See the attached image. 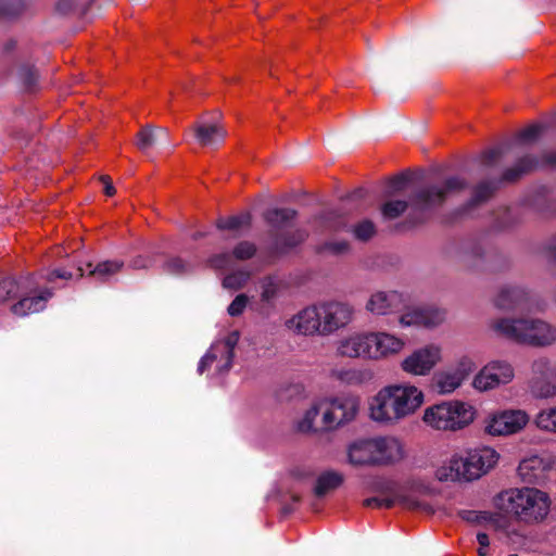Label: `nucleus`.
<instances>
[{
  "instance_id": "obj_33",
  "label": "nucleus",
  "mask_w": 556,
  "mask_h": 556,
  "mask_svg": "<svg viewBox=\"0 0 556 556\" xmlns=\"http://www.w3.org/2000/svg\"><path fill=\"white\" fill-rule=\"evenodd\" d=\"M316 220L321 232L340 231L345 229L348 226V222L343 213L337 210L323 212Z\"/></svg>"
},
{
  "instance_id": "obj_23",
  "label": "nucleus",
  "mask_w": 556,
  "mask_h": 556,
  "mask_svg": "<svg viewBox=\"0 0 556 556\" xmlns=\"http://www.w3.org/2000/svg\"><path fill=\"white\" fill-rule=\"evenodd\" d=\"M256 253V245L249 241L239 242L231 253L224 252L213 255L208 263L216 269H227L232 265V260L245 261L252 258Z\"/></svg>"
},
{
  "instance_id": "obj_14",
  "label": "nucleus",
  "mask_w": 556,
  "mask_h": 556,
  "mask_svg": "<svg viewBox=\"0 0 556 556\" xmlns=\"http://www.w3.org/2000/svg\"><path fill=\"white\" fill-rule=\"evenodd\" d=\"M369 410L371 419L377 422L394 424L402 419L390 386L380 390L371 400Z\"/></svg>"
},
{
  "instance_id": "obj_30",
  "label": "nucleus",
  "mask_w": 556,
  "mask_h": 556,
  "mask_svg": "<svg viewBox=\"0 0 556 556\" xmlns=\"http://www.w3.org/2000/svg\"><path fill=\"white\" fill-rule=\"evenodd\" d=\"M500 184L495 178L480 180L472 188L468 206L473 207L489 201L495 194Z\"/></svg>"
},
{
  "instance_id": "obj_48",
  "label": "nucleus",
  "mask_w": 556,
  "mask_h": 556,
  "mask_svg": "<svg viewBox=\"0 0 556 556\" xmlns=\"http://www.w3.org/2000/svg\"><path fill=\"white\" fill-rule=\"evenodd\" d=\"M350 251L348 241H327L320 245L319 252H328L332 255H343Z\"/></svg>"
},
{
  "instance_id": "obj_12",
  "label": "nucleus",
  "mask_w": 556,
  "mask_h": 556,
  "mask_svg": "<svg viewBox=\"0 0 556 556\" xmlns=\"http://www.w3.org/2000/svg\"><path fill=\"white\" fill-rule=\"evenodd\" d=\"M320 316L321 336H328L346 326L352 319V308L342 302L317 304Z\"/></svg>"
},
{
  "instance_id": "obj_58",
  "label": "nucleus",
  "mask_w": 556,
  "mask_h": 556,
  "mask_svg": "<svg viewBox=\"0 0 556 556\" xmlns=\"http://www.w3.org/2000/svg\"><path fill=\"white\" fill-rule=\"evenodd\" d=\"M216 354L207 352L199 362L198 372L203 374L216 359Z\"/></svg>"
},
{
  "instance_id": "obj_61",
  "label": "nucleus",
  "mask_w": 556,
  "mask_h": 556,
  "mask_svg": "<svg viewBox=\"0 0 556 556\" xmlns=\"http://www.w3.org/2000/svg\"><path fill=\"white\" fill-rule=\"evenodd\" d=\"M539 167L543 165H556V151H551L543 154L542 160H539Z\"/></svg>"
},
{
  "instance_id": "obj_21",
  "label": "nucleus",
  "mask_w": 556,
  "mask_h": 556,
  "mask_svg": "<svg viewBox=\"0 0 556 556\" xmlns=\"http://www.w3.org/2000/svg\"><path fill=\"white\" fill-rule=\"evenodd\" d=\"M377 466L389 465L403 457L401 442L392 437H380L372 439Z\"/></svg>"
},
{
  "instance_id": "obj_52",
  "label": "nucleus",
  "mask_w": 556,
  "mask_h": 556,
  "mask_svg": "<svg viewBox=\"0 0 556 556\" xmlns=\"http://www.w3.org/2000/svg\"><path fill=\"white\" fill-rule=\"evenodd\" d=\"M542 130L543 127L541 125H531L519 131L518 139L521 142H532L539 138V136L542 134Z\"/></svg>"
},
{
  "instance_id": "obj_29",
  "label": "nucleus",
  "mask_w": 556,
  "mask_h": 556,
  "mask_svg": "<svg viewBox=\"0 0 556 556\" xmlns=\"http://www.w3.org/2000/svg\"><path fill=\"white\" fill-rule=\"evenodd\" d=\"M124 262L121 260H106L98 263L96 266H92L91 263H87V277H91L101 283L109 282L124 268Z\"/></svg>"
},
{
  "instance_id": "obj_16",
  "label": "nucleus",
  "mask_w": 556,
  "mask_h": 556,
  "mask_svg": "<svg viewBox=\"0 0 556 556\" xmlns=\"http://www.w3.org/2000/svg\"><path fill=\"white\" fill-rule=\"evenodd\" d=\"M406 307L404 298L396 291H377L370 295L366 308L374 315L401 313Z\"/></svg>"
},
{
  "instance_id": "obj_17",
  "label": "nucleus",
  "mask_w": 556,
  "mask_h": 556,
  "mask_svg": "<svg viewBox=\"0 0 556 556\" xmlns=\"http://www.w3.org/2000/svg\"><path fill=\"white\" fill-rule=\"evenodd\" d=\"M402 418L413 414L422 403L424 394L414 386H390Z\"/></svg>"
},
{
  "instance_id": "obj_38",
  "label": "nucleus",
  "mask_w": 556,
  "mask_h": 556,
  "mask_svg": "<svg viewBox=\"0 0 556 556\" xmlns=\"http://www.w3.org/2000/svg\"><path fill=\"white\" fill-rule=\"evenodd\" d=\"M280 291V282L276 277L266 276L261 280V301L273 304Z\"/></svg>"
},
{
  "instance_id": "obj_20",
  "label": "nucleus",
  "mask_w": 556,
  "mask_h": 556,
  "mask_svg": "<svg viewBox=\"0 0 556 556\" xmlns=\"http://www.w3.org/2000/svg\"><path fill=\"white\" fill-rule=\"evenodd\" d=\"M444 318L445 313L438 308H414L402 314L399 320L403 327H434L440 325Z\"/></svg>"
},
{
  "instance_id": "obj_50",
  "label": "nucleus",
  "mask_w": 556,
  "mask_h": 556,
  "mask_svg": "<svg viewBox=\"0 0 556 556\" xmlns=\"http://www.w3.org/2000/svg\"><path fill=\"white\" fill-rule=\"evenodd\" d=\"M249 303V296L244 293L238 294L229 304L227 312L231 317L240 316Z\"/></svg>"
},
{
  "instance_id": "obj_31",
  "label": "nucleus",
  "mask_w": 556,
  "mask_h": 556,
  "mask_svg": "<svg viewBox=\"0 0 556 556\" xmlns=\"http://www.w3.org/2000/svg\"><path fill=\"white\" fill-rule=\"evenodd\" d=\"M465 466L463 457H453L437 470L435 476L440 481H467Z\"/></svg>"
},
{
  "instance_id": "obj_36",
  "label": "nucleus",
  "mask_w": 556,
  "mask_h": 556,
  "mask_svg": "<svg viewBox=\"0 0 556 556\" xmlns=\"http://www.w3.org/2000/svg\"><path fill=\"white\" fill-rule=\"evenodd\" d=\"M343 482V476L336 471L323 472L316 481L314 493L316 496L321 497L328 492L339 488Z\"/></svg>"
},
{
  "instance_id": "obj_34",
  "label": "nucleus",
  "mask_w": 556,
  "mask_h": 556,
  "mask_svg": "<svg viewBox=\"0 0 556 556\" xmlns=\"http://www.w3.org/2000/svg\"><path fill=\"white\" fill-rule=\"evenodd\" d=\"M463 379L454 370L437 372L433 377V384L441 394L454 392L463 383Z\"/></svg>"
},
{
  "instance_id": "obj_53",
  "label": "nucleus",
  "mask_w": 556,
  "mask_h": 556,
  "mask_svg": "<svg viewBox=\"0 0 556 556\" xmlns=\"http://www.w3.org/2000/svg\"><path fill=\"white\" fill-rule=\"evenodd\" d=\"M504 153H505V150L502 147H496V148L486 150L481 154V162L485 166H492L495 162H497L503 156Z\"/></svg>"
},
{
  "instance_id": "obj_64",
  "label": "nucleus",
  "mask_w": 556,
  "mask_h": 556,
  "mask_svg": "<svg viewBox=\"0 0 556 556\" xmlns=\"http://www.w3.org/2000/svg\"><path fill=\"white\" fill-rule=\"evenodd\" d=\"M14 47H15V41H14V40H9V41H8V42H5V45H4V50H5L7 52H9V51L13 50V49H14Z\"/></svg>"
},
{
  "instance_id": "obj_49",
  "label": "nucleus",
  "mask_w": 556,
  "mask_h": 556,
  "mask_svg": "<svg viewBox=\"0 0 556 556\" xmlns=\"http://www.w3.org/2000/svg\"><path fill=\"white\" fill-rule=\"evenodd\" d=\"M321 414L320 402L313 405L306 413L304 418L299 422L300 431H309L313 429L315 418Z\"/></svg>"
},
{
  "instance_id": "obj_57",
  "label": "nucleus",
  "mask_w": 556,
  "mask_h": 556,
  "mask_svg": "<svg viewBox=\"0 0 556 556\" xmlns=\"http://www.w3.org/2000/svg\"><path fill=\"white\" fill-rule=\"evenodd\" d=\"M542 252L547 260L556 262V235L544 243Z\"/></svg>"
},
{
  "instance_id": "obj_43",
  "label": "nucleus",
  "mask_w": 556,
  "mask_h": 556,
  "mask_svg": "<svg viewBox=\"0 0 556 556\" xmlns=\"http://www.w3.org/2000/svg\"><path fill=\"white\" fill-rule=\"evenodd\" d=\"M535 424L541 430L556 432V406L541 410L536 415Z\"/></svg>"
},
{
  "instance_id": "obj_42",
  "label": "nucleus",
  "mask_w": 556,
  "mask_h": 556,
  "mask_svg": "<svg viewBox=\"0 0 556 556\" xmlns=\"http://www.w3.org/2000/svg\"><path fill=\"white\" fill-rule=\"evenodd\" d=\"M409 181V177L406 173H401L395 175L387 180V188L383 191L384 198L393 197L397 193H401L405 190L407 184Z\"/></svg>"
},
{
  "instance_id": "obj_63",
  "label": "nucleus",
  "mask_w": 556,
  "mask_h": 556,
  "mask_svg": "<svg viewBox=\"0 0 556 556\" xmlns=\"http://www.w3.org/2000/svg\"><path fill=\"white\" fill-rule=\"evenodd\" d=\"M477 541L481 547H488L490 545L489 535L486 533H483V532L478 533Z\"/></svg>"
},
{
  "instance_id": "obj_28",
  "label": "nucleus",
  "mask_w": 556,
  "mask_h": 556,
  "mask_svg": "<svg viewBox=\"0 0 556 556\" xmlns=\"http://www.w3.org/2000/svg\"><path fill=\"white\" fill-rule=\"evenodd\" d=\"M539 164L540 162L538 157L531 154H527L520 157L514 166L505 169L501 178L497 179V181L500 185L502 182H516L525 174H528L531 170L536 169L539 167Z\"/></svg>"
},
{
  "instance_id": "obj_47",
  "label": "nucleus",
  "mask_w": 556,
  "mask_h": 556,
  "mask_svg": "<svg viewBox=\"0 0 556 556\" xmlns=\"http://www.w3.org/2000/svg\"><path fill=\"white\" fill-rule=\"evenodd\" d=\"M477 366L473 359L467 355L462 356L453 369L463 380L476 370Z\"/></svg>"
},
{
  "instance_id": "obj_62",
  "label": "nucleus",
  "mask_w": 556,
  "mask_h": 556,
  "mask_svg": "<svg viewBox=\"0 0 556 556\" xmlns=\"http://www.w3.org/2000/svg\"><path fill=\"white\" fill-rule=\"evenodd\" d=\"M75 5L74 0H59L56 3V10L61 13H67L71 11Z\"/></svg>"
},
{
  "instance_id": "obj_46",
  "label": "nucleus",
  "mask_w": 556,
  "mask_h": 556,
  "mask_svg": "<svg viewBox=\"0 0 556 556\" xmlns=\"http://www.w3.org/2000/svg\"><path fill=\"white\" fill-rule=\"evenodd\" d=\"M238 342V334L232 333L226 338V340L223 342V354L226 356V363L220 368V371H228L232 365V358H233V350Z\"/></svg>"
},
{
  "instance_id": "obj_44",
  "label": "nucleus",
  "mask_w": 556,
  "mask_h": 556,
  "mask_svg": "<svg viewBox=\"0 0 556 556\" xmlns=\"http://www.w3.org/2000/svg\"><path fill=\"white\" fill-rule=\"evenodd\" d=\"M191 270V265L181 257H170L163 264V271L169 275L180 276Z\"/></svg>"
},
{
  "instance_id": "obj_6",
  "label": "nucleus",
  "mask_w": 556,
  "mask_h": 556,
  "mask_svg": "<svg viewBox=\"0 0 556 556\" xmlns=\"http://www.w3.org/2000/svg\"><path fill=\"white\" fill-rule=\"evenodd\" d=\"M473 407L460 401L442 402L428 407L424 421L438 430H458L472 422Z\"/></svg>"
},
{
  "instance_id": "obj_60",
  "label": "nucleus",
  "mask_w": 556,
  "mask_h": 556,
  "mask_svg": "<svg viewBox=\"0 0 556 556\" xmlns=\"http://www.w3.org/2000/svg\"><path fill=\"white\" fill-rule=\"evenodd\" d=\"M100 180L103 182L104 185V193L108 195V197H112L115 194L116 190L114 188V186L112 185V181H111V178L110 176L108 175H103L100 177Z\"/></svg>"
},
{
  "instance_id": "obj_32",
  "label": "nucleus",
  "mask_w": 556,
  "mask_h": 556,
  "mask_svg": "<svg viewBox=\"0 0 556 556\" xmlns=\"http://www.w3.org/2000/svg\"><path fill=\"white\" fill-rule=\"evenodd\" d=\"M396 502H399L403 507L408 509L421 508V504L417 500L406 496H402L399 498L374 496L364 500L363 505L370 508H391L395 505Z\"/></svg>"
},
{
  "instance_id": "obj_59",
  "label": "nucleus",
  "mask_w": 556,
  "mask_h": 556,
  "mask_svg": "<svg viewBox=\"0 0 556 556\" xmlns=\"http://www.w3.org/2000/svg\"><path fill=\"white\" fill-rule=\"evenodd\" d=\"M73 277L74 274L66 269H55L48 275L47 279L48 281L52 282L58 278L68 280L72 279Z\"/></svg>"
},
{
  "instance_id": "obj_26",
  "label": "nucleus",
  "mask_w": 556,
  "mask_h": 556,
  "mask_svg": "<svg viewBox=\"0 0 556 556\" xmlns=\"http://www.w3.org/2000/svg\"><path fill=\"white\" fill-rule=\"evenodd\" d=\"M548 463L539 455L522 459L518 466V475L525 483H538L545 478Z\"/></svg>"
},
{
  "instance_id": "obj_55",
  "label": "nucleus",
  "mask_w": 556,
  "mask_h": 556,
  "mask_svg": "<svg viewBox=\"0 0 556 556\" xmlns=\"http://www.w3.org/2000/svg\"><path fill=\"white\" fill-rule=\"evenodd\" d=\"M154 265V258L150 255H138L134 257L129 266L132 269H148Z\"/></svg>"
},
{
  "instance_id": "obj_45",
  "label": "nucleus",
  "mask_w": 556,
  "mask_h": 556,
  "mask_svg": "<svg viewBox=\"0 0 556 556\" xmlns=\"http://www.w3.org/2000/svg\"><path fill=\"white\" fill-rule=\"evenodd\" d=\"M353 233L357 240L368 241L376 233V226L369 219H364L353 228Z\"/></svg>"
},
{
  "instance_id": "obj_40",
  "label": "nucleus",
  "mask_w": 556,
  "mask_h": 556,
  "mask_svg": "<svg viewBox=\"0 0 556 556\" xmlns=\"http://www.w3.org/2000/svg\"><path fill=\"white\" fill-rule=\"evenodd\" d=\"M250 223L251 215L249 213H243L227 218H218L216 222V227L220 230H238L243 226L250 225Z\"/></svg>"
},
{
  "instance_id": "obj_54",
  "label": "nucleus",
  "mask_w": 556,
  "mask_h": 556,
  "mask_svg": "<svg viewBox=\"0 0 556 556\" xmlns=\"http://www.w3.org/2000/svg\"><path fill=\"white\" fill-rule=\"evenodd\" d=\"M367 195V190L364 188H357L353 190L351 193H349L344 199L343 202L345 204H350L353 206L354 210H359L361 204L359 202L364 200Z\"/></svg>"
},
{
  "instance_id": "obj_13",
  "label": "nucleus",
  "mask_w": 556,
  "mask_h": 556,
  "mask_svg": "<svg viewBox=\"0 0 556 556\" xmlns=\"http://www.w3.org/2000/svg\"><path fill=\"white\" fill-rule=\"evenodd\" d=\"M498 453L489 446H482L469 451L467 456L463 458L467 481L479 479L491 470L498 462Z\"/></svg>"
},
{
  "instance_id": "obj_5",
  "label": "nucleus",
  "mask_w": 556,
  "mask_h": 556,
  "mask_svg": "<svg viewBox=\"0 0 556 556\" xmlns=\"http://www.w3.org/2000/svg\"><path fill=\"white\" fill-rule=\"evenodd\" d=\"M298 212L290 207H274L264 213L265 222L270 226V236L276 252L285 253L306 240L308 233L305 229H295L292 231H281L291 226L296 218Z\"/></svg>"
},
{
  "instance_id": "obj_27",
  "label": "nucleus",
  "mask_w": 556,
  "mask_h": 556,
  "mask_svg": "<svg viewBox=\"0 0 556 556\" xmlns=\"http://www.w3.org/2000/svg\"><path fill=\"white\" fill-rule=\"evenodd\" d=\"M372 439L361 440L349 448V460L355 466H377Z\"/></svg>"
},
{
  "instance_id": "obj_2",
  "label": "nucleus",
  "mask_w": 556,
  "mask_h": 556,
  "mask_svg": "<svg viewBox=\"0 0 556 556\" xmlns=\"http://www.w3.org/2000/svg\"><path fill=\"white\" fill-rule=\"evenodd\" d=\"M551 498L536 488H514L502 491L494 498L495 506L517 520L534 525L546 519L551 509Z\"/></svg>"
},
{
  "instance_id": "obj_37",
  "label": "nucleus",
  "mask_w": 556,
  "mask_h": 556,
  "mask_svg": "<svg viewBox=\"0 0 556 556\" xmlns=\"http://www.w3.org/2000/svg\"><path fill=\"white\" fill-rule=\"evenodd\" d=\"M18 79L27 92H34L38 89V71L35 66L23 64L17 72Z\"/></svg>"
},
{
  "instance_id": "obj_9",
  "label": "nucleus",
  "mask_w": 556,
  "mask_h": 556,
  "mask_svg": "<svg viewBox=\"0 0 556 556\" xmlns=\"http://www.w3.org/2000/svg\"><path fill=\"white\" fill-rule=\"evenodd\" d=\"M441 348L435 344H428L415 350L405 357L402 363V369L410 375H428L433 367L441 361Z\"/></svg>"
},
{
  "instance_id": "obj_39",
  "label": "nucleus",
  "mask_w": 556,
  "mask_h": 556,
  "mask_svg": "<svg viewBox=\"0 0 556 556\" xmlns=\"http://www.w3.org/2000/svg\"><path fill=\"white\" fill-rule=\"evenodd\" d=\"M251 278L249 270L239 269L226 275L223 279V287L230 290L242 289Z\"/></svg>"
},
{
  "instance_id": "obj_8",
  "label": "nucleus",
  "mask_w": 556,
  "mask_h": 556,
  "mask_svg": "<svg viewBox=\"0 0 556 556\" xmlns=\"http://www.w3.org/2000/svg\"><path fill=\"white\" fill-rule=\"evenodd\" d=\"M529 389L534 397L556 396V364L547 357H539L531 365Z\"/></svg>"
},
{
  "instance_id": "obj_15",
  "label": "nucleus",
  "mask_w": 556,
  "mask_h": 556,
  "mask_svg": "<svg viewBox=\"0 0 556 556\" xmlns=\"http://www.w3.org/2000/svg\"><path fill=\"white\" fill-rule=\"evenodd\" d=\"M288 329L292 330L298 334L321 336L320 316L318 313V306L312 305L303 308L298 314L292 316L286 321Z\"/></svg>"
},
{
  "instance_id": "obj_7",
  "label": "nucleus",
  "mask_w": 556,
  "mask_h": 556,
  "mask_svg": "<svg viewBox=\"0 0 556 556\" xmlns=\"http://www.w3.org/2000/svg\"><path fill=\"white\" fill-rule=\"evenodd\" d=\"M323 429L333 430L354 419L358 402L351 396H339L320 401Z\"/></svg>"
},
{
  "instance_id": "obj_10",
  "label": "nucleus",
  "mask_w": 556,
  "mask_h": 556,
  "mask_svg": "<svg viewBox=\"0 0 556 556\" xmlns=\"http://www.w3.org/2000/svg\"><path fill=\"white\" fill-rule=\"evenodd\" d=\"M513 366L506 361H492L473 379V387L486 391L506 384L514 379Z\"/></svg>"
},
{
  "instance_id": "obj_25",
  "label": "nucleus",
  "mask_w": 556,
  "mask_h": 556,
  "mask_svg": "<svg viewBox=\"0 0 556 556\" xmlns=\"http://www.w3.org/2000/svg\"><path fill=\"white\" fill-rule=\"evenodd\" d=\"M191 129L198 143L203 147L218 146L227 136L226 129L217 123L197 122Z\"/></svg>"
},
{
  "instance_id": "obj_1",
  "label": "nucleus",
  "mask_w": 556,
  "mask_h": 556,
  "mask_svg": "<svg viewBox=\"0 0 556 556\" xmlns=\"http://www.w3.org/2000/svg\"><path fill=\"white\" fill-rule=\"evenodd\" d=\"M468 182L460 176H451L441 185H429L418 189L406 200H389L380 206L381 215L387 220L400 217L410 204L418 214H424L437 206L442 205L445 200L454 193L467 189Z\"/></svg>"
},
{
  "instance_id": "obj_51",
  "label": "nucleus",
  "mask_w": 556,
  "mask_h": 556,
  "mask_svg": "<svg viewBox=\"0 0 556 556\" xmlns=\"http://www.w3.org/2000/svg\"><path fill=\"white\" fill-rule=\"evenodd\" d=\"M23 10L22 0H0V15L14 16Z\"/></svg>"
},
{
  "instance_id": "obj_18",
  "label": "nucleus",
  "mask_w": 556,
  "mask_h": 556,
  "mask_svg": "<svg viewBox=\"0 0 556 556\" xmlns=\"http://www.w3.org/2000/svg\"><path fill=\"white\" fill-rule=\"evenodd\" d=\"M530 292L519 285L503 286L496 298L495 305L502 309H517L528 307Z\"/></svg>"
},
{
  "instance_id": "obj_22",
  "label": "nucleus",
  "mask_w": 556,
  "mask_h": 556,
  "mask_svg": "<svg viewBox=\"0 0 556 556\" xmlns=\"http://www.w3.org/2000/svg\"><path fill=\"white\" fill-rule=\"evenodd\" d=\"M370 340V332L350 336L339 342L338 353L351 358H371Z\"/></svg>"
},
{
  "instance_id": "obj_56",
  "label": "nucleus",
  "mask_w": 556,
  "mask_h": 556,
  "mask_svg": "<svg viewBox=\"0 0 556 556\" xmlns=\"http://www.w3.org/2000/svg\"><path fill=\"white\" fill-rule=\"evenodd\" d=\"M460 517L469 522H481L489 519V514L485 511L463 510L460 511Z\"/></svg>"
},
{
  "instance_id": "obj_24",
  "label": "nucleus",
  "mask_w": 556,
  "mask_h": 556,
  "mask_svg": "<svg viewBox=\"0 0 556 556\" xmlns=\"http://www.w3.org/2000/svg\"><path fill=\"white\" fill-rule=\"evenodd\" d=\"M371 358L379 359L399 353L404 348V341L390 333L370 332Z\"/></svg>"
},
{
  "instance_id": "obj_19",
  "label": "nucleus",
  "mask_w": 556,
  "mask_h": 556,
  "mask_svg": "<svg viewBox=\"0 0 556 556\" xmlns=\"http://www.w3.org/2000/svg\"><path fill=\"white\" fill-rule=\"evenodd\" d=\"M456 258L464 268L480 270L485 267L486 250L479 240L468 241L457 251Z\"/></svg>"
},
{
  "instance_id": "obj_3",
  "label": "nucleus",
  "mask_w": 556,
  "mask_h": 556,
  "mask_svg": "<svg viewBox=\"0 0 556 556\" xmlns=\"http://www.w3.org/2000/svg\"><path fill=\"white\" fill-rule=\"evenodd\" d=\"M51 296L52 291L48 288H40L33 275L17 279L7 277L0 280V305L18 299L11 306V312L18 317L42 311Z\"/></svg>"
},
{
  "instance_id": "obj_4",
  "label": "nucleus",
  "mask_w": 556,
  "mask_h": 556,
  "mask_svg": "<svg viewBox=\"0 0 556 556\" xmlns=\"http://www.w3.org/2000/svg\"><path fill=\"white\" fill-rule=\"evenodd\" d=\"M493 329L506 339L532 346L556 341V328L539 318H501L493 323Z\"/></svg>"
},
{
  "instance_id": "obj_41",
  "label": "nucleus",
  "mask_w": 556,
  "mask_h": 556,
  "mask_svg": "<svg viewBox=\"0 0 556 556\" xmlns=\"http://www.w3.org/2000/svg\"><path fill=\"white\" fill-rule=\"evenodd\" d=\"M516 224V218L513 216L509 208H500L495 213V217L492 222L491 228L494 231H505L511 228Z\"/></svg>"
},
{
  "instance_id": "obj_35",
  "label": "nucleus",
  "mask_w": 556,
  "mask_h": 556,
  "mask_svg": "<svg viewBox=\"0 0 556 556\" xmlns=\"http://www.w3.org/2000/svg\"><path fill=\"white\" fill-rule=\"evenodd\" d=\"M156 132L163 134L165 137H167V130L162 127H153L152 125H146L143 126L137 134L136 139V147L142 151L147 152L149 149H151L153 146L157 142V135Z\"/></svg>"
},
{
  "instance_id": "obj_11",
  "label": "nucleus",
  "mask_w": 556,
  "mask_h": 556,
  "mask_svg": "<svg viewBox=\"0 0 556 556\" xmlns=\"http://www.w3.org/2000/svg\"><path fill=\"white\" fill-rule=\"evenodd\" d=\"M529 422V416L521 409H508L493 415L485 432L491 435H509L522 430Z\"/></svg>"
}]
</instances>
